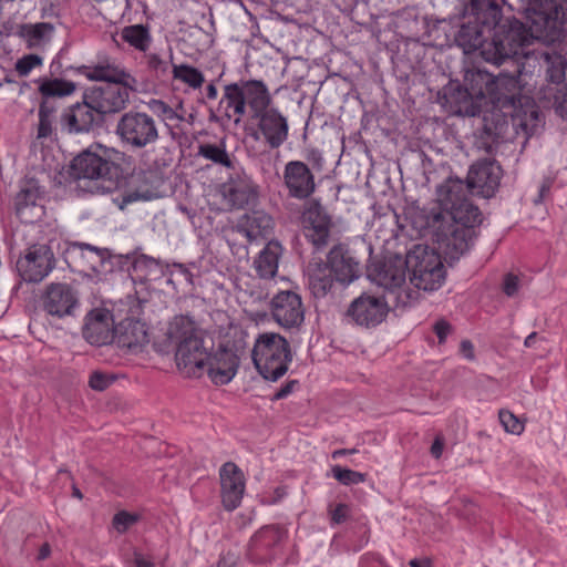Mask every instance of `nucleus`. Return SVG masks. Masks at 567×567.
<instances>
[{"label":"nucleus","mask_w":567,"mask_h":567,"mask_svg":"<svg viewBox=\"0 0 567 567\" xmlns=\"http://www.w3.org/2000/svg\"><path fill=\"white\" fill-rule=\"evenodd\" d=\"M563 27L555 38L533 32L532 22L526 24L508 20V30L502 51L506 54L497 64L511 63L513 73L502 71L498 75L482 70H466L464 86L450 84L444 89L446 102L454 113L481 116L486 134L501 137L512 123L516 134L532 136L543 124L538 106L530 95L542 70L545 49L532 48L534 40L556 41L564 37Z\"/></svg>","instance_id":"obj_1"},{"label":"nucleus","mask_w":567,"mask_h":567,"mask_svg":"<svg viewBox=\"0 0 567 567\" xmlns=\"http://www.w3.org/2000/svg\"><path fill=\"white\" fill-rule=\"evenodd\" d=\"M405 268L410 271L411 284L419 290H437L445 280V269L440 254L421 245L408 252L404 262H384L370 270L369 276L373 282L384 288L388 298L396 308H405L417 298V292L406 286Z\"/></svg>","instance_id":"obj_2"},{"label":"nucleus","mask_w":567,"mask_h":567,"mask_svg":"<svg viewBox=\"0 0 567 567\" xmlns=\"http://www.w3.org/2000/svg\"><path fill=\"white\" fill-rule=\"evenodd\" d=\"M271 95L261 80H240L225 85L219 102L224 115L239 124L247 107L252 117L258 120V127L271 148L281 146L288 137L287 117L275 107H269Z\"/></svg>","instance_id":"obj_3"},{"label":"nucleus","mask_w":567,"mask_h":567,"mask_svg":"<svg viewBox=\"0 0 567 567\" xmlns=\"http://www.w3.org/2000/svg\"><path fill=\"white\" fill-rule=\"evenodd\" d=\"M169 338L176 344V363L186 374L203 375L207 349L196 323L188 317H176L169 327Z\"/></svg>","instance_id":"obj_4"},{"label":"nucleus","mask_w":567,"mask_h":567,"mask_svg":"<svg viewBox=\"0 0 567 567\" xmlns=\"http://www.w3.org/2000/svg\"><path fill=\"white\" fill-rule=\"evenodd\" d=\"M251 358L258 373L270 382H276L284 377L292 360L289 342L276 332L258 334Z\"/></svg>","instance_id":"obj_5"},{"label":"nucleus","mask_w":567,"mask_h":567,"mask_svg":"<svg viewBox=\"0 0 567 567\" xmlns=\"http://www.w3.org/2000/svg\"><path fill=\"white\" fill-rule=\"evenodd\" d=\"M120 166L106 158V148L91 146L76 155L70 166L71 175L76 179H95L109 183L104 186L111 189L118 177Z\"/></svg>","instance_id":"obj_6"},{"label":"nucleus","mask_w":567,"mask_h":567,"mask_svg":"<svg viewBox=\"0 0 567 567\" xmlns=\"http://www.w3.org/2000/svg\"><path fill=\"white\" fill-rule=\"evenodd\" d=\"M532 22L533 32L555 38L563 27H567V0H534L525 10Z\"/></svg>","instance_id":"obj_7"},{"label":"nucleus","mask_w":567,"mask_h":567,"mask_svg":"<svg viewBox=\"0 0 567 567\" xmlns=\"http://www.w3.org/2000/svg\"><path fill=\"white\" fill-rule=\"evenodd\" d=\"M116 134L132 148H144L158 140L155 120L150 114L137 111H128L120 117Z\"/></svg>","instance_id":"obj_8"},{"label":"nucleus","mask_w":567,"mask_h":567,"mask_svg":"<svg viewBox=\"0 0 567 567\" xmlns=\"http://www.w3.org/2000/svg\"><path fill=\"white\" fill-rule=\"evenodd\" d=\"M45 187L39 179L25 176L20 181L13 205L21 223L33 224L45 215Z\"/></svg>","instance_id":"obj_9"},{"label":"nucleus","mask_w":567,"mask_h":567,"mask_svg":"<svg viewBox=\"0 0 567 567\" xmlns=\"http://www.w3.org/2000/svg\"><path fill=\"white\" fill-rule=\"evenodd\" d=\"M54 238H48V243L30 246L25 255L17 261L20 276L27 282L42 281L54 268V254L52 244Z\"/></svg>","instance_id":"obj_10"},{"label":"nucleus","mask_w":567,"mask_h":567,"mask_svg":"<svg viewBox=\"0 0 567 567\" xmlns=\"http://www.w3.org/2000/svg\"><path fill=\"white\" fill-rule=\"evenodd\" d=\"M136 86L123 83H103L85 92V99L94 105L100 116L123 110L128 102L131 91Z\"/></svg>","instance_id":"obj_11"},{"label":"nucleus","mask_w":567,"mask_h":567,"mask_svg":"<svg viewBox=\"0 0 567 567\" xmlns=\"http://www.w3.org/2000/svg\"><path fill=\"white\" fill-rule=\"evenodd\" d=\"M274 320L284 329H293L302 324L305 308L301 297L291 290L277 292L270 301Z\"/></svg>","instance_id":"obj_12"},{"label":"nucleus","mask_w":567,"mask_h":567,"mask_svg":"<svg viewBox=\"0 0 567 567\" xmlns=\"http://www.w3.org/2000/svg\"><path fill=\"white\" fill-rule=\"evenodd\" d=\"M389 301L384 297L362 293L348 308L347 316L358 326L375 327L386 317Z\"/></svg>","instance_id":"obj_13"},{"label":"nucleus","mask_w":567,"mask_h":567,"mask_svg":"<svg viewBox=\"0 0 567 567\" xmlns=\"http://www.w3.org/2000/svg\"><path fill=\"white\" fill-rule=\"evenodd\" d=\"M203 365V375L207 374L216 385H224L236 375L239 358L231 349L219 347L214 352H207Z\"/></svg>","instance_id":"obj_14"},{"label":"nucleus","mask_w":567,"mask_h":567,"mask_svg":"<svg viewBox=\"0 0 567 567\" xmlns=\"http://www.w3.org/2000/svg\"><path fill=\"white\" fill-rule=\"evenodd\" d=\"M66 259L82 267L83 270H91L95 275L105 272L106 265H111L109 249L79 241L69 244Z\"/></svg>","instance_id":"obj_15"},{"label":"nucleus","mask_w":567,"mask_h":567,"mask_svg":"<svg viewBox=\"0 0 567 567\" xmlns=\"http://www.w3.org/2000/svg\"><path fill=\"white\" fill-rule=\"evenodd\" d=\"M502 168L495 161L484 159L474 163L467 174V189L489 198L497 190L501 182Z\"/></svg>","instance_id":"obj_16"},{"label":"nucleus","mask_w":567,"mask_h":567,"mask_svg":"<svg viewBox=\"0 0 567 567\" xmlns=\"http://www.w3.org/2000/svg\"><path fill=\"white\" fill-rule=\"evenodd\" d=\"M219 480L223 506L231 512L240 506L245 494L244 473L235 463L227 462L219 470Z\"/></svg>","instance_id":"obj_17"},{"label":"nucleus","mask_w":567,"mask_h":567,"mask_svg":"<svg viewBox=\"0 0 567 567\" xmlns=\"http://www.w3.org/2000/svg\"><path fill=\"white\" fill-rule=\"evenodd\" d=\"M284 184L289 196L297 199L310 197L316 189L315 175L301 161H290L285 165Z\"/></svg>","instance_id":"obj_18"},{"label":"nucleus","mask_w":567,"mask_h":567,"mask_svg":"<svg viewBox=\"0 0 567 567\" xmlns=\"http://www.w3.org/2000/svg\"><path fill=\"white\" fill-rule=\"evenodd\" d=\"M221 194L230 207L245 208L256 202L258 187L248 175L239 174L223 184Z\"/></svg>","instance_id":"obj_19"},{"label":"nucleus","mask_w":567,"mask_h":567,"mask_svg":"<svg viewBox=\"0 0 567 567\" xmlns=\"http://www.w3.org/2000/svg\"><path fill=\"white\" fill-rule=\"evenodd\" d=\"M78 306L73 290L65 284H52L42 297L43 310L58 318L71 316Z\"/></svg>","instance_id":"obj_20"},{"label":"nucleus","mask_w":567,"mask_h":567,"mask_svg":"<svg viewBox=\"0 0 567 567\" xmlns=\"http://www.w3.org/2000/svg\"><path fill=\"white\" fill-rule=\"evenodd\" d=\"M100 120V114L85 95L82 102L68 107L61 116L62 125L71 133L89 132Z\"/></svg>","instance_id":"obj_21"},{"label":"nucleus","mask_w":567,"mask_h":567,"mask_svg":"<svg viewBox=\"0 0 567 567\" xmlns=\"http://www.w3.org/2000/svg\"><path fill=\"white\" fill-rule=\"evenodd\" d=\"M324 265L329 268L336 281L343 287L349 286L360 276L359 264L341 245H337L330 249Z\"/></svg>","instance_id":"obj_22"},{"label":"nucleus","mask_w":567,"mask_h":567,"mask_svg":"<svg viewBox=\"0 0 567 567\" xmlns=\"http://www.w3.org/2000/svg\"><path fill=\"white\" fill-rule=\"evenodd\" d=\"M83 336L93 346H103L114 338L112 315L105 309H94L87 313Z\"/></svg>","instance_id":"obj_23"},{"label":"nucleus","mask_w":567,"mask_h":567,"mask_svg":"<svg viewBox=\"0 0 567 567\" xmlns=\"http://www.w3.org/2000/svg\"><path fill=\"white\" fill-rule=\"evenodd\" d=\"M280 539L279 530L265 527L256 533L249 544L247 558L254 564H266L275 558V546Z\"/></svg>","instance_id":"obj_24"},{"label":"nucleus","mask_w":567,"mask_h":567,"mask_svg":"<svg viewBox=\"0 0 567 567\" xmlns=\"http://www.w3.org/2000/svg\"><path fill=\"white\" fill-rule=\"evenodd\" d=\"M306 237L316 246H324L330 235L331 221L321 207H309L302 214Z\"/></svg>","instance_id":"obj_25"},{"label":"nucleus","mask_w":567,"mask_h":567,"mask_svg":"<svg viewBox=\"0 0 567 567\" xmlns=\"http://www.w3.org/2000/svg\"><path fill=\"white\" fill-rule=\"evenodd\" d=\"M475 236V229L453 227L452 231L447 236L439 240V248L442 249L446 259L455 261L470 250L473 246Z\"/></svg>","instance_id":"obj_26"},{"label":"nucleus","mask_w":567,"mask_h":567,"mask_svg":"<svg viewBox=\"0 0 567 567\" xmlns=\"http://www.w3.org/2000/svg\"><path fill=\"white\" fill-rule=\"evenodd\" d=\"M272 228V217L262 210H254L246 214L237 225L238 233L249 241L267 238L271 234Z\"/></svg>","instance_id":"obj_27"},{"label":"nucleus","mask_w":567,"mask_h":567,"mask_svg":"<svg viewBox=\"0 0 567 567\" xmlns=\"http://www.w3.org/2000/svg\"><path fill=\"white\" fill-rule=\"evenodd\" d=\"M138 185L134 188L123 192L120 204L121 209L136 202H150L161 197V183L157 177L143 174L138 177Z\"/></svg>","instance_id":"obj_28"},{"label":"nucleus","mask_w":567,"mask_h":567,"mask_svg":"<svg viewBox=\"0 0 567 567\" xmlns=\"http://www.w3.org/2000/svg\"><path fill=\"white\" fill-rule=\"evenodd\" d=\"M467 187L460 178H447L436 189V200L443 213L466 202Z\"/></svg>","instance_id":"obj_29"},{"label":"nucleus","mask_w":567,"mask_h":567,"mask_svg":"<svg viewBox=\"0 0 567 567\" xmlns=\"http://www.w3.org/2000/svg\"><path fill=\"white\" fill-rule=\"evenodd\" d=\"M308 288L311 295L317 298H324L331 292L337 282L324 262H315L308 266Z\"/></svg>","instance_id":"obj_30"},{"label":"nucleus","mask_w":567,"mask_h":567,"mask_svg":"<svg viewBox=\"0 0 567 567\" xmlns=\"http://www.w3.org/2000/svg\"><path fill=\"white\" fill-rule=\"evenodd\" d=\"M117 342L121 347L136 351L148 343L146 324L138 320H125L117 329Z\"/></svg>","instance_id":"obj_31"},{"label":"nucleus","mask_w":567,"mask_h":567,"mask_svg":"<svg viewBox=\"0 0 567 567\" xmlns=\"http://www.w3.org/2000/svg\"><path fill=\"white\" fill-rule=\"evenodd\" d=\"M86 78L93 81H100L104 83H123L127 86H136V79L124 69L111 65V64H99L93 68H89L85 73Z\"/></svg>","instance_id":"obj_32"},{"label":"nucleus","mask_w":567,"mask_h":567,"mask_svg":"<svg viewBox=\"0 0 567 567\" xmlns=\"http://www.w3.org/2000/svg\"><path fill=\"white\" fill-rule=\"evenodd\" d=\"M281 246L277 241H269L255 259V269L260 278L270 279L278 271Z\"/></svg>","instance_id":"obj_33"},{"label":"nucleus","mask_w":567,"mask_h":567,"mask_svg":"<svg viewBox=\"0 0 567 567\" xmlns=\"http://www.w3.org/2000/svg\"><path fill=\"white\" fill-rule=\"evenodd\" d=\"M454 221V227H466L475 229L481 224V212L468 199L445 212Z\"/></svg>","instance_id":"obj_34"},{"label":"nucleus","mask_w":567,"mask_h":567,"mask_svg":"<svg viewBox=\"0 0 567 567\" xmlns=\"http://www.w3.org/2000/svg\"><path fill=\"white\" fill-rule=\"evenodd\" d=\"M543 62L546 65V76L550 83L560 84L565 81L567 58L564 54L547 48L543 53Z\"/></svg>","instance_id":"obj_35"},{"label":"nucleus","mask_w":567,"mask_h":567,"mask_svg":"<svg viewBox=\"0 0 567 567\" xmlns=\"http://www.w3.org/2000/svg\"><path fill=\"white\" fill-rule=\"evenodd\" d=\"M120 35L125 43L140 52H146L152 43L150 29L144 24L126 25Z\"/></svg>","instance_id":"obj_36"},{"label":"nucleus","mask_w":567,"mask_h":567,"mask_svg":"<svg viewBox=\"0 0 567 567\" xmlns=\"http://www.w3.org/2000/svg\"><path fill=\"white\" fill-rule=\"evenodd\" d=\"M53 25L48 22L23 24L20 35L29 48H38L45 43L53 33Z\"/></svg>","instance_id":"obj_37"},{"label":"nucleus","mask_w":567,"mask_h":567,"mask_svg":"<svg viewBox=\"0 0 567 567\" xmlns=\"http://www.w3.org/2000/svg\"><path fill=\"white\" fill-rule=\"evenodd\" d=\"M538 97L550 103L556 114L567 121V85L563 87L547 85L539 91Z\"/></svg>","instance_id":"obj_38"},{"label":"nucleus","mask_w":567,"mask_h":567,"mask_svg":"<svg viewBox=\"0 0 567 567\" xmlns=\"http://www.w3.org/2000/svg\"><path fill=\"white\" fill-rule=\"evenodd\" d=\"M198 155L226 168L233 167V161L230 159L224 142L219 144L206 143L199 145Z\"/></svg>","instance_id":"obj_39"},{"label":"nucleus","mask_w":567,"mask_h":567,"mask_svg":"<svg viewBox=\"0 0 567 567\" xmlns=\"http://www.w3.org/2000/svg\"><path fill=\"white\" fill-rule=\"evenodd\" d=\"M173 78L186 84L189 89L198 90L205 82V76L200 70L189 64H178L173 66Z\"/></svg>","instance_id":"obj_40"},{"label":"nucleus","mask_w":567,"mask_h":567,"mask_svg":"<svg viewBox=\"0 0 567 567\" xmlns=\"http://www.w3.org/2000/svg\"><path fill=\"white\" fill-rule=\"evenodd\" d=\"M39 91L45 97L68 96L75 91V85L62 79H43L39 82Z\"/></svg>","instance_id":"obj_41"},{"label":"nucleus","mask_w":567,"mask_h":567,"mask_svg":"<svg viewBox=\"0 0 567 567\" xmlns=\"http://www.w3.org/2000/svg\"><path fill=\"white\" fill-rule=\"evenodd\" d=\"M147 107L166 124L178 123L183 121V116L162 100L151 99L147 102Z\"/></svg>","instance_id":"obj_42"},{"label":"nucleus","mask_w":567,"mask_h":567,"mask_svg":"<svg viewBox=\"0 0 567 567\" xmlns=\"http://www.w3.org/2000/svg\"><path fill=\"white\" fill-rule=\"evenodd\" d=\"M331 472L332 476L342 485H357L365 481V475L363 473L352 471L340 465L332 466Z\"/></svg>","instance_id":"obj_43"},{"label":"nucleus","mask_w":567,"mask_h":567,"mask_svg":"<svg viewBox=\"0 0 567 567\" xmlns=\"http://www.w3.org/2000/svg\"><path fill=\"white\" fill-rule=\"evenodd\" d=\"M499 422L507 433L519 435L524 432V423L508 410L499 411Z\"/></svg>","instance_id":"obj_44"},{"label":"nucleus","mask_w":567,"mask_h":567,"mask_svg":"<svg viewBox=\"0 0 567 567\" xmlns=\"http://www.w3.org/2000/svg\"><path fill=\"white\" fill-rule=\"evenodd\" d=\"M135 271H142L143 277H150L155 272H163L159 261L153 257L142 255L137 257L133 264Z\"/></svg>","instance_id":"obj_45"},{"label":"nucleus","mask_w":567,"mask_h":567,"mask_svg":"<svg viewBox=\"0 0 567 567\" xmlns=\"http://www.w3.org/2000/svg\"><path fill=\"white\" fill-rule=\"evenodd\" d=\"M38 115L39 124L37 136L38 138H48L53 132V114L49 109L41 106Z\"/></svg>","instance_id":"obj_46"},{"label":"nucleus","mask_w":567,"mask_h":567,"mask_svg":"<svg viewBox=\"0 0 567 567\" xmlns=\"http://www.w3.org/2000/svg\"><path fill=\"white\" fill-rule=\"evenodd\" d=\"M138 519L140 516L137 514L128 513L126 511H120L114 515L112 525L118 534H124Z\"/></svg>","instance_id":"obj_47"},{"label":"nucleus","mask_w":567,"mask_h":567,"mask_svg":"<svg viewBox=\"0 0 567 567\" xmlns=\"http://www.w3.org/2000/svg\"><path fill=\"white\" fill-rule=\"evenodd\" d=\"M42 64V58L38 54H27L16 62V71L21 76H27L32 70Z\"/></svg>","instance_id":"obj_48"},{"label":"nucleus","mask_w":567,"mask_h":567,"mask_svg":"<svg viewBox=\"0 0 567 567\" xmlns=\"http://www.w3.org/2000/svg\"><path fill=\"white\" fill-rule=\"evenodd\" d=\"M124 564L126 567H156L153 556L138 549H134Z\"/></svg>","instance_id":"obj_49"},{"label":"nucleus","mask_w":567,"mask_h":567,"mask_svg":"<svg viewBox=\"0 0 567 567\" xmlns=\"http://www.w3.org/2000/svg\"><path fill=\"white\" fill-rule=\"evenodd\" d=\"M331 525H339L347 520L350 509L346 504H338L330 512Z\"/></svg>","instance_id":"obj_50"},{"label":"nucleus","mask_w":567,"mask_h":567,"mask_svg":"<svg viewBox=\"0 0 567 567\" xmlns=\"http://www.w3.org/2000/svg\"><path fill=\"white\" fill-rule=\"evenodd\" d=\"M166 269L171 276L179 275L187 284L193 285V275L185 265L174 262L172 265H167Z\"/></svg>","instance_id":"obj_51"},{"label":"nucleus","mask_w":567,"mask_h":567,"mask_svg":"<svg viewBox=\"0 0 567 567\" xmlns=\"http://www.w3.org/2000/svg\"><path fill=\"white\" fill-rule=\"evenodd\" d=\"M89 384L93 390L103 391L111 384V380L101 372H93L90 377Z\"/></svg>","instance_id":"obj_52"},{"label":"nucleus","mask_w":567,"mask_h":567,"mask_svg":"<svg viewBox=\"0 0 567 567\" xmlns=\"http://www.w3.org/2000/svg\"><path fill=\"white\" fill-rule=\"evenodd\" d=\"M518 285H519V280H518L517 276H515L513 274L506 275L504 278V292L508 297L514 296L518 290Z\"/></svg>","instance_id":"obj_53"},{"label":"nucleus","mask_w":567,"mask_h":567,"mask_svg":"<svg viewBox=\"0 0 567 567\" xmlns=\"http://www.w3.org/2000/svg\"><path fill=\"white\" fill-rule=\"evenodd\" d=\"M451 324L445 320H440L434 324V332L441 343L445 341L451 332Z\"/></svg>","instance_id":"obj_54"},{"label":"nucleus","mask_w":567,"mask_h":567,"mask_svg":"<svg viewBox=\"0 0 567 567\" xmlns=\"http://www.w3.org/2000/svg\"><path fill=\"white\" fill-rule=\"evenodd\" d=\"M297 384V381H289L288 383H286L285 385H282L275 394H274V398L272 400H281V399H285L287 398L292 391H293V388L296 386Z\"/></svg>","instance_id":"obj_55"},{"label":"nucleus","mask_w":567,"mask_h":567,"mask_svg":"<svg viewBox=\"0 0 567 567\" xmlns=\"http://www.w3.org/2000/svg\"><path fill=\"white\" fill-rule=\"evenodd\" d=\"M287 495V488L285 486H278L274 491V496L270 498H264V503L267 505H274L281 501Z\"/></svg>","instance_id":"obj_56"},{"label":"nucleus","mask_w":567,"mask_h":567,"mask_svg":"<svg viewBox=\"0 0 567 567\" xmlns=\"http://www.w3.org/2000/svg\"><path fill=\"white\" fill-rule=\"evenodd\" d=\"M460 352L463 355V358H465L467 360L474 359V347H473L472 342L468 340H463L461 342Z\"/></svg>","instance_id":"obj_57"},{"label":"nucleus","mask_w":567,"mask_h":567,"mask_svg":"<svg viewBox=\"0 0 567 567\" xmlns=\"http://www.w3.org/2000/svg\"><path fill=\"white\" fill-rule=\"evenodd\" d=\"M443 453V442L440 437H436L431 446V454L435 458H440Z\"/></svg>","instance_id":"obj_58"},{"label":"nucleus","mask_w":567,"mask_h":567,"mask_svg":"<svg viewBox=\"0 0 567 567\" xmlns=\"http://www.w3.org/2000/svg\"><path fill=\"white\" fill-rule=\"evenodd\" d=\"M148 63L153 68V69H159L161 65L163 64V61L161 60V58L156 54H152L148 56Z\"/></svg>","instance_id":"obj_59"},{"label":"nucleus","mask_w":567,"mask_h":567,"mask_svg":"<svg viewBox=\"0 0 567 567\" xmlns=\"http://www.w3.org/2000/svg\"><path fill=\"white\" fill-rule=\"evenodd\" d=\"M355 452H357L355 449H351V450H347V449L336 450V451L332 452V458L336 460V458H339V457L348 455V454H353Z\"/></svg>","instance_id":"obj_60"},{"label":"nucleus","mask_w":567,"mask_h":567,"mask_svg":"<svg viewBox=\"0 0 567 567\" xmlns=\"http://www.w3.org/2000/svg\"><path fill=\"white\" fill-rule=\"evenodd\" d=\"M206 95L209 100H215L218 95L217 87L214 83H210L206 87Z\"/></svg>","instance_id":"obj_61"},{"label":"nucleus","mask_w":567,"mask_h":567,"mask_svg":"<svg viewBox=\"0 0 567 567\" xmlns=\"http://www.w3.org/2000/svg\"><path fill=\"white\" fill-rule=\"evenodd\" d=\"M50 555V547L48 544L43 545L39 551V559H45Z\"/></svg>","instance_id":"obj_62"},{"label":"nucleus","mask_w":567,"mask_h":567,"mask_svg":"<svg viewBox=\"0 0 567 567\" xmlns=\"http://www.w3.org/2000/svg\"><path fill=\"white\" fill-rule=\"evenodd\" d=\"M536 332H532L530 334H528L524 341V344L526 347H533L534 342H535V339H536Z\"/></svg>","instance_id":"obj_63"},{"label":"nucleus","mask_w":567,"mask_h":567,"mask_svg":"<svg viewBox=\"0 0 567 567\" xmlns=\"http://www.w3.org/2000/svg\"><path fill=\"white\" fill-rule=\"evenodd\" d=\"M411 567H429V563L425 560L412 559L410 561Z\"/></svg>","instance_id":"obj_64"}]
</instances>
